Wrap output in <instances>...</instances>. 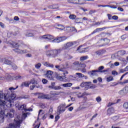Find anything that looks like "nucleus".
I'll return each mask as SVG.
<instances>
[{"label": "nucleus", "instance_id": "64", "mask_svg": "<svg viewBox=\"0 0 128 128\" xmlns=\"http://www.w3.org/2000/svg\"><path fill=\"white\" fill-rule=\"evenodd\" d=\"M71 32H76V29L74 27H71Z\"/></svg>", "mask_w": 128, "mask_h": 128}, {"label": "nucleus", "instance_id": "20", "mask_svg": "<svg viewBox=\"0 0 128 128\" xmlns=\"http://www.w3.org/2000/svg\"><path fill=\"white\" fill-rule=\"evenodd\" d=\"M106 28H108L107 27H104L102 28H97L91 34H96V32H102V30H106Z\"/></svg>", "mask_w": 128, "mask_h": 128}, {"label": "nucleus", "instance_id": "62", "mask_svg": "<svg viewBox=\"0 0 128 128\" xmlns=\"http://www.w3.org/2000/svg\"><path fill=\"white\" fill-rule=\"evenodd\" d=\"M112 118L114 120H118V116H114L112 117Z\"/></svg>", "mask_w": 128, "mask_h": 128}, {"label": "nucleus", "instance_id": "1", "mask_svg": "<svg viewBox=\"0 0 128 128\" xmlns=\"http://www.w3.org/2000/svg\"><path fill=\"white\" fill-rule=\"evenodd\" d=\"M62 52V48L58 49L50 50L46 51V56L49 58H58L60 54Z\"/></svg>", "mask_w": 128, "mask_h": 128}, {"label": "nucleus", "instance_id": "4", "mask_svg": "<svg viewBox=\"0 0 128 128\" xmlns=\"http://www.w3.org/2000/svg\"><path fill=\"white\" fill-rule=\"evenodd\" d=\"M66 104H60V105L58 106L57 109V114L60 115L62 114V112H66Z\"/></svg>", "mask_w": 128, "mask_h": 128}, {"label": "nucleus", "instance_id": "12", "mask_svg": "<svg viewBox=\"0 0 128 128\" xmlns=\"http://www.w3.org/2000/svg\"><path fill=\"white\" fill-rule=\"evenodd\" d=\"M104 68V66H100V67H98L97 72H109L110 70V68H107L106 70H103Z\"/></svg>", "mask_w": 128, "mask_h": 128}, {"label": "nucleus", "instance_id": "48", "mask_svg": "<svg viewBox=\"0 0 128 128\" xmlns=\"http://www.w3.org/2000/svg\"><path fill=\"white\" fill-rule=\"evenodd\" d=\"M26 36H34V34L32 33H26Z\"/></svg>", "mask_w": 128, "mask_h": 128}, {"label": "nucleus", "instance_id": "49", "mask_svg": "<svg viewBox=\"0 0 128 128\" xmlns=\"http://www.w3.org/2000/svg\"><path fill=\"white\" fill-rule=\"evenodd\" d=\"M112 20H118V16H112Z\"/></svg>", "mask_w": 128, "mask_h": 128}, {"label": "nucleus", "instance_id": "55", "mask_svg": "<svg viewBox=\"0 0 128 128\" xmlns=\"http://www.w3.org/2000/svg\"><path fill=\"white\" fill-rule=\"evenodd\" d=\"M54 90H62V87H60V86H56L55 88H54Z\"/></svg>", "mask_w": 128, "mask_h": 128}, {"label": "nucleus", "instance_id": "63", "mask_svg": "<svg viewBox=\"0 0 128 128\" xmlns=\"http://www.w3.org/2000/svg\"><path fill=\"white\" fill-rule=\"evenodd\" d=\"M121 38L124 40H126V35H122V36H121Z\"/></svg>", "mask_w": 128, "mask_h": 128}, {"label": "nucleus", "instance_id": "26", "mask_svg": "<svg viewBox=\"0 0 128 128\" xmlns=\"http://www.w3.org/2000/svg\"><path fill=\"white\" fill-rule=\"evenodd\" d=\"M96 88V85L94 84H92V83H90L88 85V88H87V90H90V88L94 89Z\"/></svg>", "mask_w": 128, "mask_h": 128}, {"label": "nucleus", "instance_id": "37", "mask_svg": "<svg viewBox=\"0 0 128 128\" xmlns=\"http://www.w3.org/2000/svg\"><path fill=\"white\" fill-rule=\"evenodd\" d=\"M62 68H63V70H64L66 69V68H68V62H66L65 64L64 65H62Z\"/></svg>", "mask_w": 128, "mask_h": 128}, {"label": "nucleus", "instance_id": "43", "mask_svg": "<svg viewBox=\"0 0 128 128\" xmlns=\"http://www.w3.org/2000/svg\"><path fill=\"white\" fill-rule=\"evenodd\" d=\"M96 101L97 102H102V98H100V96H98L96 98Z\"/></svg>", "mask_w": 128, "mask_h": 128}, {"label": "nucleus", "instance_id": "47", "mask_svg": "<svg viewBox=\"0 0 128 128\" xmlns=\"http://www.w3.org/2000/svg\"><path fill=\"white\" fill-rule=\"evenodd\" d=\"M123 106L124 108H128V102H126L124 104H123Z\"/></svg>", "mask_w": 128, "mask_h": 128}, {"label": "nucleus", "instance_id": "16", "mask_svg": "<svg viewBox=\"0 0 128 128\" xmlns=\"http://www.w3.org/2000/svg\"><path fill=\"white\" fill-rule=\"evenodd\" d=\"M51 98L52 97L50 94H42L38 96V98H43L46 100H50Z\"/></svg>", "mask_w": 128, "mask_h": 128}, {"label": "nucleus", "instance_id": "54", "mask_svg": "<svg viewBox=\"0 0 128 128\" xmlns=\"http://www.w3.org/2000/svg\"><path fill=\"white\" fill-rule=\"evenodd\" d=\"M58 120H60V114L57 115L55 117V122H58Z\"/></svg>", "mask_w": 128, "mask_h": 128}, {"label": "nucleus", "instance_id": "32", "mask_svg": "<svg viewBox=\"0 0 128 128\" xmlns=\"http://www.w3.org/2000/svg\"><path fill=\"white\" fill-rule=\"evenodd\" d=\"M69 18H70V20H76V16L74 14H70Z\"/></svg>", "mask_w": 128, "mask_h": 128}, {"label": "nucleus", "instance_id": "3", "mask_svg": "<svg viewBox=\"0 0 128 128\" xmlns=\"http://www.w3.org/2000/svg\"><path fill=\"white\" fill-rule=\"evenodd\" d=\"M76 42H68L64 44V46L61 48L62 50H68V48H72L73 46L76 44Z\"/></svg>", "mask_w": 128, "mask_h": 128}, {"label": "nucleus", "instance_id": "30", "mask_svg": "<svg viewBox=\"0 0 128 128\" xmlns=\"http://www.w3.org/2000/svg\"><path fill=\"white\" fill-rule=\"evenodd\" d=\"M114 80V77L112 76H110L106 78V82H112Z\"/></svg>", "mask_w": 128, "mask_h": 128}, {"label": "nucleus", "instance_id": "5", "mask_svg": "<svg viewBox=\"0 0 128 128\" xmlns=\"http://www.w3.org/2000/svg\"><path fill=\"white\" fill-rule=\"evenodd\" d=\"M0 62L3 64H7L8 66H12V62L6 58H0Z\"/></svg>", "mask_w": 128, "mask_h": 128}, {"label": "nucleus", "instance_id": "24", "mask_svg": "<svg viewBox=\"0 0 128 128\" xmlns=\"http://www.w3.org/2000/svg\"><path fill=\"white\" fill-rule=\"evenodd\" d=\"M60 86H63L64 88H70V86H72V84L69 82L60 84Z\"/></svg>", "mask_w": 128, "mask_h": 128}, {"label": "nucleus", "instance_id": "27", "mask_svg": "<svg viewBox=\"0 0 128 128\" xmlns=\"http://www.w3.org/2000/svg\"><path fill=\"white\" fill-rule=\"evenodd\" d=\"M44 66H45L52 68H54V64H50L48 62H45V63L44 64Z\"/></svg>", "mask_w": 128, "mask_h": 128}, {"label": "nucleus", "instance_id": "35", "mask_svg": "<svg viewBox=\"0 0 128 128\" xmlns=\"http://www.w3.org/2000/svg\"><path fill=\"white\" fill-rule=\"evenodd\" d=\"M40 66H42V64L40 63H38L37 64H36L35 65V68H36L37 70H40Z\"/></svg>", "mask_w": 128, "mask_h": 128}, {"label": "nucleus", "instance_id": "39", "mask_svg": "<svg viewBox=\"0 0 128 128\" xmlns=\"http://www.w3.org/2000/svg\"><path fill=\"white\" fill-rule=\"evenodd\" d=\"M13 48H18L20 46V44L18 43L14 42L12 44Z\"/></svg>", "mask_w": 128, "mask_h": 128}, {"label": "nucleus", "instance_id": "18", "mask_svg": "<svg viewBox=\"0 0 128 128\" xmlns=\"http://www.w3.org/2000/svg\"><path fill=\"white\" fill-rule=\"evenodd\" d=\"M104 40L105 42V43L102 45H100L99 46H108V44H110V40L107 38H102L101 40Z\"/></svg>", "mask_w": 128, "mask_h": 128}, {"label": "nucleus", "instance_id": "22", "mask_svg": "<svg viewBox=\"0 0 128 128\" xmlns=\"http://www.w3.org/2000/svg\"><path fill=\"white\" fill-rule=\"evenodd\" d=\"M98 70H92L88 72V74H90L91 76H98Z\"/></svg>", "mask_w": 128, "mask_h": 128}, {"label": "nucleus", "instance_id": "33", "mask_svg": "<svg viewBox=\"0 0 128 128\" xmlns=\"http://www.w3.org/2000/svg\"><path fill=\"white\" fill-rule=\"evenodd\" d=\"M88 56H81L80 58V60L81 61L86 60H88Z\"/></svg>", "mask_w": 128, "mask_h": 128}, {"label": "nucleus", "instance_id": "57", "mask_svg": "<svg viewBox=\"0 0 128 128\" xmlns=\"http://www.w3.org/2000/svg\"><path fill=\"white\" fill-rule=\"evenodd\" d=\"M122 84H128V80H124L123 82H121Z\"/></svg>", "mask_w": 128, "mask_h": 128}, {"label": "nucleus", "instance_id": "29", "mask_svg": "<svg viewBox=\"0 0 128 128\" xmlns=\"http://www.w3.org/2000/svg\"><path fill=\"white\" fill-rule=\"evenodd\" d=\"M14 110L11 109L10 110V114H9V116H10V118H12L14 116Z\"/></svg>", "mask_w": 128, "mask_h": 128}, {"label": "nucleus", "instance_id": "41", "mask_svg": "<svg viewBox=\"0 0 128 128\" xmlns=\"http://www.w3.org/2000/svg\"><path fill=\"white\" fill-rule=\"evenodd\" d=\"M76 75L78 76V78H84V75L82 73H76Z\"/></svg>", "mask_w": 128, "mask_h": 128}, {"label": "nucleus", "instance_id": "51", "mask_svg": "<svg viewBox=\"0 0 128 128\" xmlns=\"http://www.w3.org/2000/svg\"><path fill=\"white\" fill-rule=\"evenodd\" d=\"M112 74L113 75V76H118V72L116 70H113L112 71Z\"/></svg>", "mask_w": 128, "mask_h": 128}, {"label": "nucleus", "instance_id": "13", "mask_svg": "<svg viewBox=\"0 0 128 128\" xmlns=\"http://www.w3.org/2000/svg\"><path fill=\"white\" fill-rule=\"evenodd\" d=\"M82 46H80L78 48H77V50H79V52L82 53V52H86L90 50L88 49V47L86 48H83L82 50H80V48Z\"/></svg>", "mask_w": 128, "mask_h": 128}, {"label": "nucleus", "instance_id": "36", "mask_svg": "<svg viewBox=\"0 0 128 128\" xmlns=\"http://www.w3.org/2000/svg\"><path fill=\"white\" fill-rule=\"evenodd\" d=\"M0 106H6V101H4V100L0 99Z\"/></svg>", "mask_w": 128, "mask_h": 128}, {"label": "nucleus", "instance_id": "53", "mask_svg": "<svg viewBox=\"0 0 128 128\" xmlns=\"http://www.w3.org/2000/svg\"><path fill=\"white\" fill-rule=\"evenodd\" d=\"M42 82L44 84H48V80H46V79H44V78L42 79Z\"/></svg>", "mask_w": 128, "mask_h": 128}, {"label": "nucleus", "instance_id": "6", "mask_svg": "<svg viewBox=\"0 0 128 128\" xmlns=\"http://www.w3.org/2000/svg\"><path fill=\"white\" fill-rule=\"evenodd\" d=\"M66 38H68L66 36H60V37H58L56 38L53 40L51 42H56L57 44H58L60 42H64V40H66Z\"/></svg>", "mask_w": 128, "mask_h": 128}, {"label": "nucleus", "instance_id": "59", "mask_svg": "<svg viewBox=\"0 0 128 128\" xmlns=\"http://www.w3.org/2000/svg\"><path fill=\"white\" fill-rule=\"evenodd\" d=\"M116 102H109L108 105V106H114V104H116Z\"/></svg>", "mask_w": 128, "mask_h": 128}, {"label": "nucleus", "instance_id": "8", "mask_svg": "<svg viewBox=\"0 0 128 128\" xmlns=\"http://www.w3.org/2000/svg\"><path fill=\"white\" fill-rule=\"evenodd\" d=\"M58 26H60V28H58V30H64L66 32H71V27L66 26L64 27L62 25H58Z\"/></svg>", "mask_w": 128, "mask_h": 128}, {"label": "nucleus", "instance_id": "14", "mask_svg": "<svg viewBox=\"0 0 128 128\" xmlns=\"http://www.w3.org/2000/svg\"><path fill=\"white\" fill-rule=\"evenodd\" d=\"M73 64L74 66H76L78 68H86V66L84 64H80V62H75L73 63Z\"/></svg>", "mask_w": 128, "mask_h": 128}, {"label": "nucleus", "instance_id": "28", "mask_svg": "<svg viewBox=\"0 0 128 128\" xmlns=\"http://www.w3.org/2000/svg\"><path fill=\"white\" fill-rule=\"evenodd\" d=\"M56 68H57L60 72H64V68H62V66H55Z\"/></svg>", "mask_w": 128, "mask_h": 128}, {"label": "nucleus", "instance_id": "7", "mask_svg": "<svg viewBox=\"0 0 128 128\" xmlns=\"http://www.w3.org/2000/svg\"><path fill=\"white\" fill-rule=\"evenodd\" d=\"M13 50L16 52L17 54H28V52H30L28 50L24 49V50H22L18 48H16Z\"/></svg>", "mask_w": 128, "mask_h": 128}, {"label": "nucleus", "instance_id": "44", "mask_svg": "<svg viewBox=\"0 0 128 128\" xmlns=\"http://www.w3.org/2000/svg\"><path fill=\"white\" fill-rule=\"evenodd\" d=\"M22 78H24V76H16L15 77V80H22Z\"/></svg>", "mask_w": 128, "mask_h": 128}, {"label": "nucleus", "instance_id": "9", "mask_svg": "<svg viewBox=\"0 0 128 128\" xmlns=\"http://www.w3.org/2000/svg\"><path fill=\"white\" fill-rule=\"evenodd\" d=\"M52 70H48L46 72V76L48 78H49L50 80H54V78L52 77Z\"/></svg>", "mask_w": 128, "mask_h": 128}, {"label": "nucleus", "instance_id": "38", "mask_svg": "<svg viewBox=\"0 0 128 128\" xmlns=\"http://www.w3.org/2000/svg\"><path fill=\"white\" fill-rule=\"evenodd\" d=\"M51 84L52 86H48L49 88H56V86H54V84H55L54 82H52Z\"/></svg>", "mask_w": 128, "mask_h": 128}, {"label": "nucleus", "instance_id": "15", "mask_svg": "<svg viewBox=\"0 0 128 128\" xmlns=\"http://www.w3.org/2000/svg\"><path fill=\"white\" fill-rule=\"evenodd\" d=\"M42 38L44 40H54V36L50 34H45L42 36Z\"/></svg>", "mask_w": 128, "mask_h": 128}, {"label": "nucleus", "instance_id": "31", "mask_svg": "<svg viewBox=\"0 0 128 128\" xmlns=\"http://www.w3.org/2000/svg\"><path fill=\"white\" fill-rule=\"evenodd\" d=\"M50 8H53L54 10L56 8H58V4H54L50 6Z\"/></svg>", "mask_w": 128, "mask_h": 128}, {"label": "nucleus", "instance_id": "25", "mask_svg": "<svg viewBox=\"0 0 128 128\" xmlns=\"http://www.w3.org/2000/svg\"><path fill=\"white\" fill-rule=\"evenodd\" d=\"M106 52V50H99L98 51H96V54H98V56H101V54H104Z\"/></svg>", "mask_w": 128, "mask_h": 128}, {"label": "nucleus", "instance_id": "23", "mask_svg": "<svg viewBox=\"0 0 128 128\" xmlns=\"http://www.w3.org/2000/svg\"><path fill=\"white\" fill-rule=\"evenodd\" d=\"M5 78L7 80H14V78L10 75V74H6L5 76Z\"/></svg>", "mask_w": 128, "mask_h": 128}, {"label": "nucleus", "instance_id": "60", "mask_svg": "<svg viewBox=\"0 0 128 128\" xmlns=\"http://www.w3.org/2000/svg\"><path fill=\"white\" fill-rule=\"evenodd\" d=\"M25 112H32V108H29L28 109V108H26Z\"/></svg>", "mask_w": 128, "mask_h": 128}, {"label": "nucleus", "instance_id": "50", "mask_svg": "<svg viewBox=\"0 0 128 128\" xmlns=\"http://www.w3.org/2000/svg\"><path fill=\"white\" fill-rule=\"evenodd\" d=\"M107 8H117L118 6H110V5H107Z\"/></svg>", "mask_w": 128, "mask_h": 128}, {"label": "nucleus", "instance_id": "52", "mask_svg": "<svg viewBox=\"0 0 128 128\" xmlns=\"http://www.w3.org/2000/svg\"><path fill=\"white\" fill-rule=\"evenodd\" d=\"M107 16H108V20H112V14H108Z\"/></svg>", "mask_w": 128, "mask_h": 128}, {"label": "nucleus", "instance_id": "19", "mask_svg": "<svg viewBox=\"0 0 128 128\" xmlns=\"http://www.w3.org/2000/svg\"><path fill=\"white\" fill-rule=\"evenodd\" d=\"M26 104H23L22 105L18 104V110H24V112H26Z\"/></svg>", "mask_w": 128, "mask_h": 128}, {"label": "nucleus", "instance_id": "58", "mask_svg": "<svg viewBox=\"0 0 128 128\" xmlns=\"http://www.w3.org/2000/svg\"><path fill=\"white\" fill-rule=\"evenodd\" d=\"M14 20H16V22H18L20 20V18L18 16H15L14 17Z\"/></svg>", "mask_w": 128, "mask_h": 128}, {"label": "nucleus", "instance_id": "46", "mask_svg": "<svg viewBox=\"0 0 128 128\" xmlns=\"http://www.w3.org/2000/svg\"><path fill=\"white\" fill-rule=\"evenodd\" d=\"M0 98H2V99L6 100V96H4V94H0Z\"/></svg>", "mask_w": 128, "mask_h": 128}, {"label": "nucleus", "instance_id": "61", "mask_svg": "<svg viewBox=\"0 0 128 128\" xmlns=\"http://www.w3.org/2000/svg\"><path fill=\"white\" fill-rule=\"evenodd\" d=\"M96 12V10H90L89 12V14H94Z\"/></svg>", "mask_w": 128, "mask_h": 128}, {"label": "nucleus", "instance_id": "40", "mask_svg": "<svg viewBox=\"0 0 128 128\" xmlns=\"http://www.w3.org/2000/svg\"><path fill=\"white\" fill-rule=\"evenodd\" d=\"M11 66L12 70H18V66H16V64H13L12 63V64Z\"/></svg>", "mask_w": 128, "mask_h": 128}, {"label": "nucleus", "instance_id": "10", "mask_svg": "<svg viewBox=\"0 0 128 128\" xmlns=\"http://www.w3.org/2000/svg\"><path fill=\"white\" fill-rule=\"evenodd\" d=\"M92 83V82H82L80 86H81V88H84V90H88V85Z\"/></svg>", "mask_w": 128, "mask_h": 128}, {"label": "nucleus", "instance_id": "11", "mask_svg": "<svg viewBox=\"0 0 128 128\" xmlns=\"http://www.w3.org/2000/svg\"><path fill=\"white\" fill-rule=\"evenodd\" d=\"M112 114H114V108L112 107L108 108L106 112V116H110Z\"/></svg>", "mask_w": 128, "mask_h": 128}, {"label": "nucleus", "instance_id": "34", "mask_svg": "<svg viewBox=\"0 0 128 128\" xmlns=\"http://www.w3.org/2000/svg\"><path fill=\"white\" fill-rule=\"evenodd\" d=\"M18 88V86H16V88H14V87H10L8 88L9 90H10L11 91V92H14V90H16V88Z\"/></svg>", "mask_w": 128, "mask_h": 128}, {"label": "nucleus", "instance_id": "42", "mask_svg": "<svg viewBox=\"0 0 128 128\" xmlns=\"http://www.w3.org/2000/svg\"><path fill=\"white\" fill-rule=\"evenodd\" d=\"M37 84L38 83L36 82V80H32L30 82H29V84Z\"/></svg>", "mask_w": 128, "mask_h": 128}, {"label": "nucleus", "instance_id": "56", "mask_svg": "<svg viewBox=\"0 0 128 128\" xmlns=\"http://www.w3.org/2000/svg\"><path fill=\"white\" fill-rule=\"evenodd\" d=\"M79 20H80V18H76L75 19V22L76 24H81L80 22L78 21Z\"/></svg>", "mask_w": 128, "mask_h": 128}, {"label": "nucleus", "instance_id": "2", "mask_svg": "<svg viewBox=\"0 0 128 128\" xmlns=\"http://www.w3.org/2000/svg\"><path fill=\"white\" fill-rule=\"evenodd\" d=\"M68 74V71H66L65 72H64V76L62 77V76H58V73H56V72H54L56 78L58 80H60V82H66L65 79L66 78V74Z\"/></svg>", "mask_w": 128, "mask_h": 128}, {"label": "nucleus", "instance_id": "45", "mask_svg": "<svg viewBox=\"0 0 128 128\" xmlns=\"http://www.w3.org/2000/svg\"><path fill=\"white\" fill-rule=\"evenodd\" d=\"M40 88V86H36L34 85H32V86H30V90H34V88Z\"/></svg>", "mask_w": 128, "mask_h": 128}, {"label": "nucleus", "instance_id": "17", "mask_svg": "<svg viewBox=\"0 0 128 128\" xmlns=\"http://www.w3.org/2000/svg\"><path fill=\"white\" fill-rule=\"evenodd\" d=\"M128 86H125L122 90H121L120 92V94H122V96H124V94H128Z\"/></svg>", "mask_w": 128, "mask_h": 128}, {"label": "nucleus", "instance_id": "21", "mask_svg": "<svg viewBox=\"0 0 128 128\" xmlns=\"http://www.w3.org/2000/svg\"><path fill=\"white\" fill-rule=\"evenodd\" d=\"M24 86L26 88H28V86H30V82H22V84L20 85V88H22Z\"/></svg>", "mask_w": 128, "mask_h": 128}]
</instances>
